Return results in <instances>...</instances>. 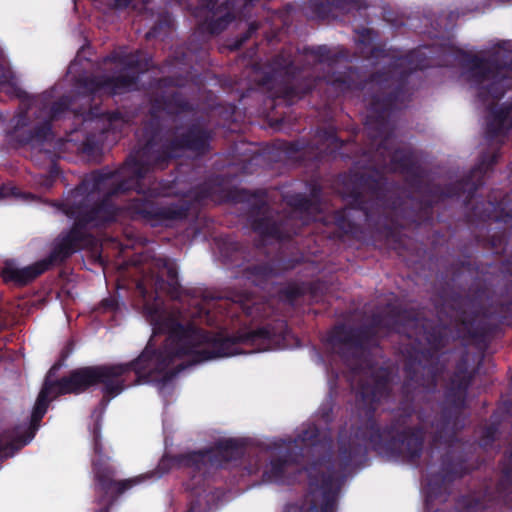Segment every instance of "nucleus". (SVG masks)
I'll return each mask as SVG.
<instances>
[{"mask_svg":"<svg viewBox=\"0 0 512 512\" xmlns=\"http://www.w3.org/2000/svg\"><path fill=\"white\" fill-rule=\"evenodd\" d=\"M350 434L345 429L338 434L337 466L344 473L351 466L367 461L368 447L388 460L417 463L425 439L432 449L444 450L440 470L427 478L426 502L446 501L454 481L463 478L479 465L474 460L478 447L488 448L497 439L500 422L482 428L479 440H465L466 418H418L410 426L406 418H357Z\"/></svg>","mask_w":512,"mask_h":512,"instance_id":"f257e3e1","label":"nucleus"},{"mask_svg":"<svg viewBox=\"0 0 512 512\" xmlns=\"http://www.w3.org/2000/svg\"><path fill=\"white\" fill-rule=\"evenodd\" d=\"M277 331L267 327L240 333L234 337L223 338L193 325L184 327L175 324L170 330L168 344L163 351L150 356L142 353L135 362L119 365L87 366L71 370L58 380H44L31 416H42L49 403L60 395L80 394L99 383L104 385L107 395L113 397L124 389L122 375L135 370L138 374L145 370L164 371L176 359L188 357L186 363L177 364L176 371L165 374L164 382L170 380L181 370L206 360L241 353L237 344L256 346L258 351L272 347Z\"/></svg>","mask_w":512,"mask_h":512,"instance_id":"f03ea898","label":"nucleus"},{"mask_svg":"<svg viewBox=\"0 0 512 512\" xmlns=\"http://www.w3.org/2000/svg\"><path fill=\"white\" fill-rule=\"evenodd\" d=\"M210 138V132L200 124L176 127L168 134L164 145L165 156H155L152 153L151 144L147 143L135 155L130 156L119 169L118 174L122 180L117 184L110 183L112 178L110 174L91 173L73 191L75 198L85 196V202L79 201L68 209H63L66 215L75 218V223L71 229L75 227L79 217L91 219L82 224L80 228L87 235L86 226H98L113 220L115 208L108 202V198L118 193L136 190L139 194L148 197L168 195L167 192L160 190L158 187L146 188L141 180L145 179L152 166L163 169L167 157H177L184 149L203 153L208 148ZM89 236L94 240L89 247H94L96 239L90 234Z\"/></svg>","mask_w":512,"mask_h":512,"instance_id":"7ed1b4c3","label":"nucleus"},{"mask_svg":"<svg viewBox=\"0 0 512 512\" xmlns=\"http://www.w3.org/2000/svg\"><path fill=\"white\" fill-rule=\"evenodd\" d=\"M375 334L374 329L354 330L337 326L330 338L333 349L341 354L352 370V385L357 383L356 406L359 413L373 414L378 402L388 394V374L372 366L365 358V346Z\"/></svg>","mask_w":512,"mask_h":512,"instance_id":"20e7f679","label":"nucleus"},{"mask_svg":"<svg viewBox=\"0 0 512 512\" xmlns=\"http://www.w3.org/2000/svg\"><path fill=\"white\" fill-rule=\"evenodd\" d=\"M334 439L331 431H322L315 424L303 428L295 438H278L272 441L268 450H278L283 455L270 460L263 470L264 482L282 483L289 466L299 464L308 459L304 471L309 479L310 467L315 468L317 477L331 475L336 478L335 464L333 461ZM309 484L307 485V488Z\"/></svg>","mask_w":512,"mask_h":512,"instance_id":"39448f33","label":"nucleus"},{"mask_svg":"<svg viewBox=\"0 0 512 512\" xmlns=\"http://www.w3.org/2000/svg\"><path fill=\"white\" fill-rule=\"evenodd\" d=\"M512 72L511 45L498 46L483 55L466 61L464 76L468 82L479 87V95L492 98L503 96L508 87L505 82Z\"/></svg>","mask_w":512,"mask_h":512,"instance_id":"423d86ee","label":"nucleus"},{"mask_svg":"<svg viewBox=\"0 0 512 512\" xmlns=\"http://www.w3.org/2000/svg\"><path fill=\"white\" fill-rule=\"evenodd\" d=\"M91 219L79 217L73 229L66 235L57 239L52 252L45 260L39 261L33 265L16 268L7 266L2 270V278L5 282H15L23 286L33 281L36 277L46 271L50 265L61 263L70 257L76 250L86 248L92 245L94 240L81 231V225Z\"/></svg>","mask_w":512,"mask_h":512,"instance_id":"0eeeda50","label":"nucleus"},{"mask_svg":"<svg viewBox=\"0 0 512 512\" xmlns=\"http://www.w3.org/2000/svg\"><path fill=\"white\" fill-rule=\"evenodd\" d=\"M391 106L390 100L373 98L370 103L369 112L365 122V128L369 137L376 142L377 150L374 161L379 168H387L392 171H405L413 163L412 156L404 150H395L393 153L388 149L386 143L389 140L390 128L387 121V113Z\"/></svg>","mask_w":512,"mask_h":512,"instance_id":"6e6552de","label":"nucleus"},{"mask_svg":"<svg viewBox=\"0 0 512 512\" xmlns=\"http://www.w3.org/2000/svg\"><path fill=\"white\" fill-rule=\"evenodd\" d=\"M107 60L119 63L124 71H131L132 73H122L116 77L103 79H90L92 92L99 90H104L109 94L127 92L136 86L138 74L144 73L150 68V58L141 51L125 55L114 54L109 56Z\"/></svg>","mask_w":512,"mask_h":512,"instance_id":"1a4fd4ad","label":"nucleus"},{"mask_svg":"<svg viewBox=\"0 0 512 512\" xmlns=\"http://www.w3.org/2000/svg\"><path fill=\"white\" fill-rule=\"evenodd\" d=\"M94 491L97 502L102 507L99 512H109L114 502L126 491L143 483L147 476L138 475L132 478L117 480L116 469L107 464L94 463Z\"/></svg>","mask_w":512,"mask_h":512,"instance_id":"9d476101","label":"nucleus"},{"mask_svg":"<svg viewBox=\"0 0 512 512\" xmlns=\"http://www.w3.org/2000/svg\"><path fill=\"white\" fill-rule=\"evenodd\" d=\"M398 333H404L408 339L414 338L416 344L410 343L411 349L416 353L424 354L426 346L429 350H438L444 346L447 335L445 327H431L424 318L415 317L410 312L399 316L395 324Z\"/></svg>","mask_w":512,"mask_h":512,"instance_id":"9b49d317","label":"nucleus"},{"mask_svg":"<svg viewBox=\"0 0 512 512\" xmlns=\"http://www.w3.org/2000/svg\"><path fill=\"white\" fill-rule=\"evenodd\" d=\"M309 471V487L304 495L302 509L305 512H335L341 483L331 475L317 477L315 468Z\"/></svg>","mask_w":512,"mask_h":512,"instance_id":"f8f14e48","label":"nucleus"},{"mask_svg":"<svg viewBox=\"0 0 512 512\" xmlns=\"http://www.w3.org/2000/svg\"><path fill=\"white\" fill-rule=\"evenodd\" d=\"M496 502L512 509V449L505 453L502 463L501 476L496 484ZM455 512H489L483 498L475 495H462L457 498L454 506Z\"/></svg>","mask_w":512,"mask_h":512,"instance_id":"ddd939ff","label":"nucleus"},{"mask_svg":"<svg viewBox=\"0 0 512 512\" xmlns=\"http://www.w3.org/2000/svg\"><path fill=\"white\" fill-rule=\"evenodd\" d=\"M203 454L191 451L188 453L168 455L165 454L159 461L155 471L142 474L147 476L145 481L151 478H160L173 468H184L188 470L190 480L186 482L187 490L195 491L203 485V475L199 472V464L202 463Z\"/></svg>","mask_w":512,"mask_h":512,"instance_id":"4468645a","label":"nucleus"},{"mask_svg":"<svg viewBox=\"0 0 512 512\" xmlns=\"http://www.w3.org/2000/svg\"><path fill=\"white\" fill-rule=\"evenodd\" d=\"M247 450L248 441L246 439L229 438L219 440L212 448L195 451V453L203 454L202 463L198 465L199 472L203 475V482L210 467H223L228 462L242 458Z\"/></svg>","mask_w":512,"mask_h":512,"instance_id":"2eb2a0df","label":"nucleus"},{"mask_svg":"<svg viewBox=\"0 0 512 512\" xmlns=\"http://www.w3.org/2000/svg\"><path fill=\"white\" fill-rule=\"evenodd\" d=\"M43 418H30L28 427L15 426L0 432V460L13 457L36 435Z\"/></svg>","mask_w":512,"mask_h":512,"instance_id":"dca6fc26","label":"nucleus"},{"mask_svg":"<svg viewBox=\"0 0 512 512\" xmlns=\"http://www.w3.org/2000/svg\"><path fill=\"white\" fill-rule=\"evenodd\" d=\"M189 209L185 201H180L179 204H171L159 208H153L152 203L143 198L133 199L127 206V210L133 216L156 217L161 220H180L184 219Z\"/></svg>","mask_w":512,"mask_h":512,"instance_id":"f3484780","label":"nucleus"},{"mask_svg":"<svg viewBox=\"0 0 512 512\" xmlns=\"http://www.w3.org/2000/svg\"><path fill=\"white\" fill-rule=\"evenodd\" d=\"M159 279L156 282L157 289L167 292L172 298L178 297L179 283L177 269L174 263L167 259H159Z\"/></svg>","mask_w":512,"mask_h":512,"instance_id":"a211bd4d","label":"nucleus"},{"mask_svg":"<svg viewBox=\"0 0 512 512\" xmlns=\"http://www.w3.org/2000/svg\"><path fill=\"white\" fill-rule=\"evenodd\" d=\"M487 128L488 133L493 136L512 128V103L493 111L488 120Z\"/></svg>","mask_w":512,"mask_h":512,"instance_id":"6ab92c4d","label":"nucleus"},{"mask_svg":"<svg viewBox=\"0 0 512 512\" xmlns=\"http://www.w3.org/2000/svg\"><path fill=\"white\" fill-rule=\"evenodd\" d=\"M305 60L309 65H315L317 63H333L336 61V57L331 54V51L325 47L320 46L317 48L304 49Z\"/></svg>","mask_w":512,"mask_h":512,"instance_id":"aec40b11","label":"nucleus"},{"mask_svg":"<svg viewBox=\"0 0 512 512\" xmlns=\"http://www.w3.org/2000/svg\"><path fill=\"white\" fill-rule=\"evenodd\" d=\"M253 229L263 236H270L277 239H282L283 235L280 231V227L275 221L269 218H261L254 220L252 224Z\"/></svg>","mask_w":512,"mask_h":512,"instance_id":"412c9836","label":"nucleus"},{"mask_svg":"<svg viewBox=\"0 0 512 512\" xmlns=\"http://www.w3.org/2000/svg\"><path fill=\"white\" fill-rule=\"evenodd\" d=\"M70 104L71 99L68 96H63L56 101L50 109V120L61 118L62 114L68 110Z\"/></svg>","mask_w":512,"mask_h":512,"instance_id":"4be33fe9","label":"nucleus"},{"mask_svg":"<svg viewBox=\"0 0 512 512\" xmlns=\"http://www.w3.org/2000/svg\"><path fill=\"white\" fill-rule=\"evenodd\" d=\"M101 422L100 418H97V420L93 423V426L91 428L92 430V437H93V446H94V452L97 455L103 454V445H102V439H101Z\"/></svg>","mask_w":512,"mask_h":512,"instance_id":"5701e85b","label":"nucleus"},{"mask_svg":"<svg viewBox=\"0 0 512 512\" xmlns=\"http://www.w3.org/2000/svg\"><path fill=\"white\" fill-rule=\"evenodd\" d=\"M51 135L52 133L49 122H45L42 126L37 127L34 131L35 138L39 140H48Z\"/></svg>","mask_w":512,"mask_h":512,"instance_id":"b1692460","label":"nucleus"},{"mask_svg":"<svg viewBox=\"0 0 512 512\" xmlns=\"http://www.w3.org/2000/svg\"><path fill=\"white\" fill-rule=\"evenodd\" d=\"M258 29V25L256 23H251L249 25L248 30L236 41L233 48L238 49L241 45L251 37V34Z\"/></svg>","mask_w":512,"mask_h":512,"instance_id":"393cba45","label":"nucleus"},{"mask_svg":"<svg viewBox=\"0 0 512 512\" xmlns=\"http://www.w3.org/2000/svg\"><path fill=\"white\" fill-rule=\"evenodd\" d=\"M13 78L12 71L4 66H0V85L10 83Z\"/></svg>","mask_w":512,"mask_h":512,"instance_id":"a878e982","label":"nucleus"},{"mask_svg":"<svg viewBox=\"0 0 512 512\" xmlns=\"http://www.w3.org/2000/svg\"><path fill=\"white\" fill-rule=\"evenodd\" d=\"M133 0H107V4L114 9H125Z\"/></svg>","mask_w":512,"mask_h":512,"instance_id":"bb28decb","label":"nucleus"},{"mask_svg":"<svg viewBox=\"0 0 512 512\" xmlns=\"http://www.w3.org/2000/svg\"><path fill=\"white\" fill-rule=\"evenodd\" d=\"M40 185H42L46 189H49L53 185V178L51 176H45L43 181L40 182Z\"/></svg>","mask_w":512,"mask_h":512,"instance_id":"cd10ccee","label":"nucleus"},{"mask_svg":"<svg viewBox=\"0 0 512 512\" xmlns=\"http://www.w3.org/2000/svg\"><path fill=\"white\" fill-rule=\"evenodd\" d=\"M186 512H200V503L198 501H192Z\"/></svg>","mask_w":512,"mask_h":512,"instance_id":"c85d7f7f","label":"nucleus"},{"mask_svg":"<svg viewBox=\"0 0 512 512\" xmlns=\"http://www.w3.org/2000/svg\"><path fill=\"white\" fill-rule=\"evenodd\" d=\"M456 395H457V402H455V406L460 407L464 402V391L458 390Z\"/></svg>","mask_w":512,"mask_h":512,"instance_id":"c756f323","label":"nucleus"},{"mask_svg":"<svg viewBox=\"0 0 512 512\" xmlns=\"http://www.w3.org/2000/svg\"><path fill=\"white\" fill-rule=\"evenodd\" d=\"M59 368V366L56 364L54 366L51 367V369L49 370V372L47 373L46 377H45V380H47L48 378L50 380H53L52 379V376L55 374L56 370Z\"/></svg>","mask_w":512,"mask_h":512,"instance_id":"7c9ffc66","label":"nucleus"},{"mask_svg":"<svg viewBox=\"0 0 512 512\" xmlns=\"http://www.w3.org/2000/svg\"><path fill=\"white\" fill-rule=\"evenodd\" d=\"M291 63H292V62H291V60H289V59H288V60H286V61H285V62H283V63H279V64H278V67H279V68H282V69H287V68H289V66L291 65Z\"/></svg>","mask_w":512,"mask_h":512,"instance_id":"2f4dec72","label":"nucleus"},{"mask_svg":"<svg viewBox=\"0 0 512 512\" xmlns=\"http://www.w3.org/2000/svg\"><path fill=\"white\" fill-rule=\"evenodd\" d=\"M155 102H157V100H156ZM153 107H154V109H161V108H163V109H168V105H167V103H166V102H164L163 104L155 103V104L153 105Z\"/></svg>","mask_w":512,"mask_h":512,"instance_id":"473e14b6","label":"nucleus"},{"mask_svg":"<svg viewBox=\"0 0 512 512\" xmlns=\"http://www.w3.org/2000/svg\"><path fill=\"white\" fill-rule=\"evenodd\" d=\"M504 406H505V413L512 414V404L504 403Z\"/></svg>","mask_w":512,"mask_h":512,"instance_id":"72a5a7b5","label":"nucleus"},{"mask_svg":"<svg viewBox=\"0 0 512 512\" xmlns=\"http://www.w3.org/2000/svg\"><path fill=\"white\" fill-rule=\"evenodd\" d=\"M307 202H308V201H307L306 199H300V201H299V206H300L301 208L307 209V208H308V207H307Z\"/></svg>","mask_w":512,"mask_h":512,"instance_id":"f704fd0d","label":"nucleus"},{"mask_svg":"<svg viewBox=\"0 0 512 512\" xmlns=\"http://www.w3.org/2000/svg\"><path fill=\"white\" fill-rule=\"evenodd\" d=\"M484 164H481L478 168H476L475 170H473V174H476L478 172H481L482 171V167H483Z\"/></svg>","mask_w":512,"mask_h":512,"instance_id":"c9c22d12","label":"nucleus"},{"mask_svg":"<svg viewBox=\"0 0 512 512\" xmlns=\"http://www.w3.org/2000/svg\"><path fill=\"white\" fill-rule=\"evenodd\" d=\"M380 322H381V321H380V320H378V319H374V320H373V324H374V326H375V327H377V326L380 324Z\"/></svg>","mask_w":512,"mask_h":512,"instance_id":"e433bc0d","label":"nucleus"},{"mask_svg":"<svg viewBox=\"0 0 512 512\" xmlns=\"http://www.w3.org/2000/svg\"><path fill=\"white\" fill-rule=\"evenodd\" d=\"M137 288L140 290L142 294H144V288L141 284H138Z\"/></svg>","mask_w":512,"mask_h":512,"instance_id":"4c0bfd02","label":"nucleus"},{"mask_svg":"<svg viewBox=\"0 0 512 512\" xmlns=\"http://www.w3.org/2000/svg\"><path fill=\"white\" fill-rule=\"evenodd\" d=\"M4 197V189L0 187V199Z\"/></svg>","mask_w":512,"mask_h":512,"instance_id":"58836bf2","label":"nucleus"},{"mask_svg":"<svg viewBox=\"0 0 512 512\" xmlns=\"http://www.w3.org/2000/svg\"><path fill=\"white\" fill-rule=\"evenodd\" d=\"M258 469H259L258 467H257V468H255V469H250V470H249V473H254V472H256Z\"/></svg>","mask_w":512,"mask_h":512,"instance_id":"ea45409f","label":"nucleus"},{"mask_svg":"<svg viewBox=\"0 0 512 512\" xmlns=\"http://www.w3.org/2000/svg\"><path fill=\"white\" fill-rule=\"evenodd\" d=\"M259 203H260L261 206L265 205V202L263 200H259Z\"/></svg>","mask_w":512,"mask_h":512,"instance_id":"a19ab883","label":"nucleus"},{"mask_svg":"<svg viewBox=\"0 0 512 512\" xmlns=\"http://www.w3.org/2000/svg\"><path fill=\"white\" fill-rule=\"evenodd\" d=\"M180 3L182 2V0H178Z\"/></svg>","mask_w":512,"mask_h":512,"instance_id":"79ce46f5","label":"nucleus"}]
</instances>
